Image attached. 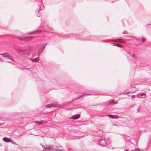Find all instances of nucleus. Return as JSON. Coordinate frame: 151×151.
<instances>
[{
    "label": "nucleus",
    "mask_w": 151,
    "mask_h": 151,
    "mask_svg": "<svg viewBox=\"0 0 151 151\" xmlns=\"http://www.w3.org/2000/svg\"><path fill=\"white\" fill-rule=\"evenodd\" d=\"M1 55H2L4 57L7 58L10 60L9 61H7V62L11 63V61H13L12 57L7 53H4L3 54H0Z\"/></svg>",
    "instance_id": "obj_1"
},
{
    "label": "nucleus",
    "mask_w": 151,
    "mask_h": 151,
    "mask_svg": "<svg viewBox=\"0 0 151 151\" xmlns=\"http://www.w3.org/2000/svg\"><path fill=\"white\" fill-rule=\"evenodd\" d=\"M45 45H46L45 44H44L41 46L40 47V49L38 51V55L41 53L43 51L44 47Z\"/></svg>",
    "instance_id": "obj_2"
},
{
    "label": "nucleus",
    "mask_w": 151,
    "mask_h": 151,
    "mask_svg": "<svg viewBox=\"0 0 151 151\" xmlns=\"http://www.w3.org/2000/svg\"><path fill=\"white\" fill-rule=\"evenodd\" d=\"M99 144L101 146L104 147L106 144V142L104 139H102L99 141Z\"/></svg>",
    "instance_id": "obj_3"
},
{
    "label": "nucleus",
    "mask_w": 151,
    "mask_h": 151,
    "mask_svg": "<svg viewBox=\"0 0 151 151\" xmlns=\"http://www.w3.org/2000/svg\"><path fill=\"white\" fill-rule=\"evenodd\" d=\"M43 148L44 149H47V150H51L52 149V146L51 145H47L45 146H44L43 147Z\"/></svg>",
    "instance_id": "obj_4"
},
{
    "label": "nucleus",
    "mask_w": 151,
    "mask_h": 151,
    "mask_svg": "<svg viewBox=\"0 0 151 151\" xmlns=\"http://www.w3.org/2000/svg\"><path fill=\"white\" fill-rule=\"evenodd\" d=\"M80 117V116L79 114H76L75 115H73L72 117V118L73 119H78Z\"/></svg>",
    "instance_id": "obj_5"
},
{
    "label": "nucleus",
    "mask_w": 151,
    "mask_h": 151,
    "mask_svg": "<svg viewBox=\"0 0 151 151\" xmlns=\"http://www.w3.org/2000/svg\"><path fill=\"white\" fill-rule=\"evenodd\" d=\"M3 140L6 142H11V139L8 138H7L6 137H5L3 138Z\"/></svg>",
    "instance_id": "obj_6"
},
{
    "label": "nucleus",
    "mask_w": 151,
    "mask_h": 151,
    "mask_svg": "<svg viewBox=\"0 0 151 151\" xmlns=\"http://www.w3.org/2000/svg\"><path fill=\"white\" fill-rule=\"evenodd\" d=\"M115 46L117 47L123 48H124V47L122 45L120 44H119L118 43H114V46Z\"/></svg>",
    "instance_id": "obj_7"
},
{
    "label": "nucleus",
    "mask_w": 151,
    "mask_h": 151,
    "mask_svg": "<svg viewBox=\"0 0 151 151\" xmlns=\"http://www.w3.org/2000/svg\"><path fill=\"white\" fill-rule=\"evenodd\" d=\"M41 32V31L40 30L36 31H33L32 32H31L30 33H29V34L31 35V34H33L34 33H40Z\"/></svg>",
    "instance_id": "obj_8"
},
{
    "label": "nucleus",
    "mask_w": 151,
    "mask_h": 151,
    "mask_svg": "<svg viewBox=\"0 0 151 151\" xmlns=\"http://www.w3.org/2000/svg\"><path fill=\"white\" fill-rule=\"evenodd\" d=\"M31 37H21L19 38V39L21 40H26L28 39H30Z\"/></svg>",
    "instance_id": "obj_9"
},
{
    "label": "nucleus",
    "mask_w": 151,
    "mask_h": 151,
    "mask_svg": "<svg viewBox=\"0 0 151 151\" xmlns=\"http://www.w3.org/2000/svg\"><path fill=\"white\" fill-rule=\"evenodd\" d=\"M45 122H44L43 121H40L35 122L37 124H42L43 123H47V122H46V121H45Z\"/></svg>",
    "instance_id": "obj_10"
},
{
    "label": "nucleus",
    "mask_w": 151,
    "mask_h": 151,
    "mask_svg": "<svg viewBox=\"0 0 151 151\" xmlns=\"http://www.w3.org/2000/svg\"><path fill=\"white\" fill-rule=\"evenodd\" d=\"M30 60H31L33 62H36L38 60V58H37L35 59H30Z\"/></svg>",
    "instance_id": "obj_11"
},
{
    "label": "nucleus",
    "mask_w": 151,
    "mask_h": 151,
    "mask_svg": "<svg viewBox=\"0 0 151 151\" xmlns=\"http://www.w3.org/2000/svg\"><path fill=\"white\" fill-rule=\"evenodd\" d=\"M114 42H121L122 39L120 38H118L114 39Z\"/></svg>",
    "instance_id": "obj_12"
},
{
    "label": "nucleus",
    "mask_w": 151,
    "mask_h": 151,
    "mask_svg": "<svg viewBox=\"0 0 151 151\" xmlns=\"http://www.w3.org/2000/svg\"><path fill=\"white\" fill-rule=\"evenodd\" d=\"M46 107L48 108H50L51 107H52L55 106V104H50L47 105L46 106Z\"/></svg>",
    "instance_id": "obj_13"
},
{
    "label": "nucleus",
    "mask_w": 151,
    "mask_h": 151,
    "mask_svg": "<svg viewBox=\"0 0 151 151\" xmlns=\"http://www.w3.org/2000/svg\"><path fill=\"white\" fill-rule=\"evenodd\" d=\"M121 117L119 116H118L116 115H114V119L118 118H120Z\"/></svg>",
    "instance_id": "obj_14"
},
{
    "label": "nucleus",
    "mask_w": 151,
    "mask_h": 151,
    "mask_svg": "<svg viewBox=\"0 0 151 151\" xmlns=\"http://www.w3.org/2000/svg\"><path fill=\"white\" fill-rule=\"evenodd\" d=\"M145 38L144 37L142 38V42H144L145 41Z\"/></svg>",
    "instance_id": "obj_15"
},
{
    "label": "nucleus",
    "mask_w": 151,
    "mask_h": 151,
    "mask_svg": "<svg viewBox=\"0 0 151 151\" xmlns=\"http://www.w3.org/2000/svg\"><path fill=\"white\" fill-rule=\"evenodd\" d=\"M132 56L134 58H136V57L135 56V54H133Z\"/></svg>",
    "instance_id": "obj_16"
},
{
    "label": "nucleus",
    "mask_w": 151,
    "mask_h": 151,
    "mask_svg": "<svg viewBox=\"0 0 151 151\" xmlns=\"http://www.w3.org/2000/svg\"><path fill=\"white\" fill-rule=\"evenodd\" d=\"M108 116L109 117L111 118H113V115L109 114L108 115Z\"/></svg>",
    "instance_id": "obj_17"
},
{
    "label": "nucleus",
    "mask_w": 151,
    "mask_h": 151,
    "mask_svg": "<svg viewBox=\"0 0 151 151\" xmlns=\"http://www.w3.org/2000/svg\"><path fill=\"white\" fill-rule=\"evenodd\" d=\"M123 34H128V33L127 31H125L123 32Z\"/></svg>",
    "instance_id": "obj_18"
},
{
    "label": "nucleus",
    "mask_w": 151,
    "mask_h": 151,
    "mask_svg": "<svg viewBox=\"0 0 151 151\" xmlns=\"http://www.w3.org/2000/svg\"><path fill=\"white\" fill-rule=\"evenodd\" d=\"M54 150L55 151H64L63 150H58V149H54Z\"/></svg>",
    "instance_id": "obj_19"
},
{
    "label": "nucleus",
    "mask_w": 151,
    "mask_h": 151,
    "mask_svg": "<svg viewBox=\"0 0 151 151\" xmlns=\"http://www.w3.org/2000/svg\"><path fill=\"white\" fill-rule=\"evenodd\" d=\"M145 95H146V94L145 93H142L140 95V96H145Z\"/></svg>",
    "instance_id": "obj_20"
},
{
    "label": "nucleus",
    "mask_w": 151,
    "mask_h": 151,
    "mask_svg": "<svg viewBox=\"0 0 151 151\" xmlns=\"http://www.w3.org/2000/svg\"><path fill=\"white\" fill-rule=\"evenodd\" d=\"M11 142L12 144H15V145H16V143L15 142H14V141H11V142Z\"/></svg>",
    "instance_id": "obj_21"
},
{
    "label": "nucleus",
    "mask_w": 151,
    "mask_h": 151,
    "mask_svg": "<svg viewBox=\"0 0 151 151\" xmlns=\"http://www.w3.org/2000/svg\"><path fill=\"white\" fill-rule=\"evenodd\" d=\"M135 96H135V95H132V96H131V98L132 99H133V98H134Z\"/></svg>",
    "instance_id": "obj_22"
},
{
    "label": "nucleus",
    "mask_w": 151,
    "mask_h": 151,
    "mask_svg": "<svg viewBox=\"0 0 151 151\" xmlns=\"http://www.w3.org/2000/svg\"><path fill=\"white\" fill-rule=\"evenodd\" d=\"M117 103V102L116 101H114V104H116Z\"/></svg>",
    "instance_id": "obj_23"
},
{
    "label": "nucleus",
    "mask_w": 151,
    "mask_h": 151,
    "mask_svg": "<svg viewBox=\"0 0 151 151\" xmlns=\"http://www.w3.org/2000/svg\"><path fill=\"white\" fill-rule=\"evenodd\" d=\"M134 151H140L139 150H135Z\"/></svg>",
    "instance_id": "obj_24"
},
{
    "label": "nucleus",
    "mask_w": 151,
    "mask_h": 151,
    "mask_svg": "<svg viewBox=\"0 0 151 151\" xmlns=\"http://www.w3.org/2000/svg\"><path fill=\"white\" fill-rule=\"evenodd\" d=\"M0 61H1V62H2L3 61V60L2 59H1V58H0Z\"/></svg>",
    "instance_id": "obj_25"
},
{
    "label": "nucleus",
    "mask_w": 151,
    "mask_h": 151,
    "mask_svg": "<svg viewBox=\"0 0 151 151\" xmlns=\"http://www.w3.org/2000/svg\"><path fill=\"white\" fill-rule=\"evenodd\" d=\"M83 96H81L79 98H77V99H79V98H81Z\"/></svg>",
    "instance_id": "obj_26"
},
{
    "label": "nucleus",
    "mask_w": 151,
    "mask_h": 151,
    "mask_svg": "<svg viewBox=\"0 0 151 151\" xmlns=\"http://www.w3.org/2000/svg\"><path fill=\"white\" fill-rule=\"evenodd\" d=\"M110 103H112L113 104V101H112L111 103H110Z\"/></svg>",
    "instance_id": "obj_27"
},
{
    "label": "nucleus",
    "mask_w": 151,
    "mask_h": 151,
    "mask_svg": "<svg viewBox=\"0 0 151 151\" xmlns=\"http://www.w3.org/2000/svg\"><path fill=\"white\" fill-rule=\"evenodd\" d=\"M86 95H90V94H87Z\"/></svg>",
    "instance_id": "obj_28"
},
{
    "label": "nucleus",
    "mask_w": 151,
    "mask_h": 151,
    "mask_svg": "<svg viewBox=\"0 0 151 151\" xmlns=\"http://www.w3.org/2000/svg\"><path fill=\"white\" fill-rule=\"evenodd\" d=\"M114 125L116 126L115 124H114Z\"/></svg>",
    "instance_id": "obj_29"
},
{
    "label": "nucleus",
    "mask_w": 151,
    "mask_h": 151,
    "mask_svg": "<svg viewBox=\"0 0 151 151\" xmlns=\"http://www.w3.org/2000/svg\"><path fill=\"white\" fill-rule=\"evenodd\" d=\"M1 124H0V125H1Z\"/></svg>",
    "instance_id": "obj_30"
}]
</instances>
